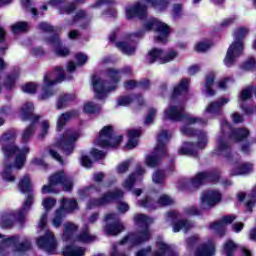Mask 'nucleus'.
I'll return each mask as SVG.
<instances>
[{"mask_svg": "<svg viewBox=\"0 0 256 256\" xmlns=\"http://www.w3.org/2000/svg\"><path fill=\"white\" fill-rule=\"evenodd\" d=\"M157 114V111L153 108H151L146 116V119L144 121L145 125H151L153 123V119H155V115Z\"/></svg>", "mask_w": 256, "mask_h": 256, "instance_id": "obj_57", "label": "nucleus"}, {"mask_svg": "<svg viewBox=\"0 0 256 256\" xmlns=\"http://www.w3.org/2000/svg\"><path fill=\"white\" fill-rule=\"evenodd\" d=\"M79 139V133L68 130L57 144L49 150V155L60 165H63V157L59 154V149H63L66 155H71L75 149V141Z\"/></svg>", "mask_w": 256, "mask_h": 256, "instance_id": "obj_6", "label": "nucleus"}, {"mask_svg": "<svg viewBox=\"0 0 256 256\" xmlns=\"http://www.w3.org/2000/svg\"><path fill=\"white\" fill-rule=\"evenodd\" d=\"M183 111V106H170L164 112V119H169L170 121H181V119L185 117Z\"/></svg>", "mask_w": 256, "mask_h": 256, "instance_id": "obj_27", "label": "nucleus"}, {"mask_svg": "<svg viewBox=\"0 0 256 256\" xmlns=\"http://www.w3.org/2000/svg\"><path fill=\"white\" fill-rule=\"evenodd\" d=\"M174 200L168 195H162L158 199V202H154L151 197H146L144 200L139 202L140 207H146L147 209H157V205L167 207V205H173Z\"/></svg>", "mask_w": 256, "mask_h": 256, "instance_id": "obj_24", "label": "nucleus"}, {"mask_svg": "<svg viewBox=\"0 0 256 256\" xmlns=\"http://www.w3.org/2000/svg\"><path fill=\"white\" fill-rule=\"evenodd\" d=\"M243 51H245V42L234 40L230 44L224 58L226 67H232V65H235V60L243 55Z\"/></svg>", "mask_w": 256, "mask_h": 256, "instance_id": "obj_18", "label": "nucleus"}, {"mask_svg": "<svg viewBox=\"0 0 256 256\" xmlns=\"http://www.w3.org/2000/svg\"><path fill=\"white\" fill-rule=\"evenodd\" d=\"M78 116H79V112H77L76 110H71L66 113H63L61 116L58 117V120H57L58 131H61V129L65 127V124L67 122L71 121V119H75V117H78Z\"/></svg>", "mask_w": 256, "mask_h": 256, "instance_id": "obj_32", "label": "nucleus"}, {"mask_svg": "<svg viewBox=\"0 0 256 256\" xmlns=\"http://www.w3.org/2000/svg\"><path fill=\"white\" fill-rule=\"evenodd\" d=\"M12 33L17 35V33H25L29 29V23L27 22H17L11 27Z\"/></svg>", "mask_w": 256, "mask_h": 256, "instance_id": "obj_44", "label": "nucleus"}, {"mask_svg": "<svg viewBox=\"0 0 256 256\" xmlns=\"http://www.w3.org/2000/svg\"><path fill=\"white\" fill-rule=\"evenodd\" d=\"M65 79V70L61 67H56L54 72L46 73L43 79V87L42 92L40 94V99L45 101L49 99V97H53L55 95V90L53 86L56 83H61Z\"/></svg>", "mask_w": 256, "mask_h": 256, "instance_id": "obj_10", "label": "nucleus"}, {"mask_svg": "<svg viewBox=\"0 0 256 256\" xmlns=\"http://www.w3.org/2000/svg\"><path fill=\"white\" fill-rule=\"evenodd\" d=\"M186 243H187V249L189 251H191L193 249V247H195V245H197V243H199V236L194 235V236L187 238Z\"/></svg>", "mask_w": 256, "mask_h": 256, "instance_id": "obj_53", "label": "nucleus"}, {"mask_svg": "<svg viewBox=\"0 0 256 256\" xmlns=\"http://www.w3.org/2000/svg\"><path fill=\"white\" fill-rule=\"evenodd\" d=\"M147 5H152L157 11H163L169 5V0H141V2L126 9L127 19H133L134 17L143 19V17H146Z\"/></svg>", "mask_w": 256, "mask_h": 256, "instance_id": "obj_8", "label": "nucleus"}, {"mask_svg": "<svg viewBox=\"0 0 256 256\" xmlns=\"http://www.w3.org/2000/svg\"><path fill=\"white\" fill-rule=\"evenodd\" d=\"M107 77H109L111 83H113L112 86L106 87L105 82L101 78H92V85L96 93L97 99H105L109 91H113L116 89L117 83H119V81L121 80V72L116 69L109 68L107 70Z\"/></svg>", "mask_w": 256, "mask_h": 256, "instance_id": "obj_7", "label": "nucleus"}, {"mask_svg": "<svg viewBox=\"0 0 256 256\" xmlns=\"http://www.w3.org/2000/svg\"><path fill=\"white\" fill-rule=\"evenodd\" d=\"M7 49V43H5V29L0 27V51Z\"/></svg>", "mask_w": 256, "mask_h": 256, "instance_id": "obj_59", "label": "nucleus"}, {"mask_svg": "<svg viewBox=\"0 0 256 256\" xmlns=\"http://www.w3.org/2000/svg\"><path fill=\"white\" fill-rule=\"evenodd\" d=\"M37 245L40 249H43L47 253H55V249H57V240H55V234L49 230H46L45 235L38 238Z\"/></svg>", "mask_w": 256, "mask_h": 256, "instance_id": "obj_22", "label": "nucleus"}, {"mask_svg": "<svg viewBox=\"0 0 256 256\" xmlns=\"http://www.w3.org/2000/svg\"><path fill=\"white\" fill-rule=\"evenodd\" d=\"M48 131H49V121L44 120L42 122L41 133L39 134V139H43L45 137V135H47Z\"/></svg>", "mask_w": 256, "mask_h": 256, "instance_id": "obj_58", "label": "nucleus"}, {"mask_svg": "<svg viewBox=\"0 0 256 256\" xmlns=\"http://www.w3.org/2000/svg\"><path fill=\"white\" fill-rule=\"evenodd\" d=\"M47 43L51 45L53 53L58 57H67L70 53L69 48L61 46V41L57 35L47 39Z\"/></svg>", "mask_w": 256, "mask_h": 256, "instance_id": "obj_26", "label": "nucleus"}, {"mask_svg": "<svg viewBox=\"0 0 256 256\" xmlns=\"http://www.w3.org/2000/svg\"><path fill=\"white\" fill-rule=\"evenodd\" d=\"M205 181H219V174L217 172H200L191 180H182V189L195 191V189H199Z\"/></svg>", "mask_w": 256, "mask_h": 256, "instance_id": "obj_14", "label": "nucleus"}, {"mask_svg": "<svg viewBox=\"0 0 256 256\" xmlns=\"http://www.w3.org/2000/svg\"><path fill=\"white\" fill-rule=\"evenodd\" d=\"M172 17L174 19H180L183 17V5L182 4H174L172 9Z\"/></svg>", "mask_w": 256, "mask_h": 256, "instance_id": "obj_47", "label": "nucleus"}, {"mask_svg": "<svg viewBox=\"0 0 256 256\" xmlns=\"http://www.w3.org/2000/svg\"><path fill=\"white\" fill-rule=\"evenodd\" d=\"M251 171H253V165L243 163L232 169L231 175L232 177L237 175H248V173H251Z\"/></svg>", "mask_w": 256, "mask_h": 256, "instance_id": "obj_37", "label": "nucleus"}, {"mask_svg": "<svg viewBox=\"0 0 256 256\" xmlns=\"http://www.w3.org/2000/svg\"><path fill=\"white\" fill-rule=\"evenodd\" d=\"M141 175H145V169L138 165L136 167V173L130 175L123 183L124 189H127V191H131L135 181H137V178L141 177Z\"/></svg>", "mask_w": 256, "mask_h": 256, "instance_id": "obj_31", "label": "nucleus"}, {"mask_svg": "<svg viewBox=\"0 0 256 256\" xmlns=\"http://www.w3.org/2000/svg\"><path fill=\"white\" fill-rule=\"evenodd\" d=\"M255 203H256V187L250 194V199L247 201V204H246L249 211H251V207H253V205H255Z\"/></svg>", "mask_w": 256, "mask_h": 256, "instance_id": "obj_61", "label": "nucleus"}, {"mask_svg": "<svg viewBox=\"0 0 256 256\" xmlns=\"http://www.w3.org/2000/svg\"><path fill=\"white\" fill-rule=\"evenodd\" d=\"M116 47L124 53V55H133L135 53V45L128 42H117Z\"/></svg>", "mask_w": 256, "mask_h": 256, "instance_id": "obj_38", "label": "nucleus"}, {"mask_svg": "<svg viewBox=\"0 0 256 256\" xmlns=\"http://www.w3.org/2000/svg\"><path fill=\"white\" fill-rule=\"evenodd\" d=\"M106 226L104 228L107 235L116 236L122 231H125V226L119 221V216L115 213H110L105 216Z\"/></svg>", "mask_w": 256, "mask_h": 256, "instance_id": "obj_20", "label": "nucleus"}, {"mask_svg": "<svg viewBox=\"0 0 256 256\" xmlns=\"http://www.w3.org/2000/svg\"><path fill=\"white\" fill-rule=\"evenodd\" d=\"M158 251L154 252L153 256H179L175 248L163 241H158L156 243Z\"/></svg>", "mask_w": 256, "mask_h": 256, "instance_id": "obj_28", "label": "nucleus"}, {"mask_svg": "<svg viewBox=\"0 0 256 256\" xmlns=\"http://www.w3.org/2000/svg\"><path fill=\"white\" fill-rule=\"evenodd\" d=\"M134 222L139 227V232L136 234H129L120 241V245L129 243L132 247L146 243L151 239V229L149 225L153 223V218L148 217L145 214H137L134 216Z\"/></svg>", "mask_w": 256, "mask_h": 256, "instance_id": "obj_4", "label": "nucleus"}, {"mask_svg": "<svg viewBox=\"0 0 256 256\" xmlns=\"http://www.w3.org/2000/svg\"><path fill=\"white\" fill-rule=\"evenodd\" d=\"M234 219H235V216L233 215L224 216L221 218L220 221L210 224L209 229H211V231H214V233H218L220 237H223V235H225V227H227V225H230V223Z\"/></svg>", "mask_w": 256, "mask_h": 256, "instance_id": "obj_25", "label": "nucleus"}, {"mask_svg": "<svg viewBox=\"0 0 256 256\" xmlns=\"http://www.w3.org/2000/svg\"><path fill=\"white\" fill-rule=\"evenodd\" d=\"M249 35V28L240 27L237 28L233 33L234 41H243L245 43V37Z\"/></svg>", "mask_w": 256, "mask_h": 256, "instance_id": "obj_39", "label": "nucleus"}, {"mask_svg": "<svg viewBox=\"0 0 256 256\" xmlns=\"http://www.w3.org/2000/svg\"><path fill=\"white\" fill-rule=\"evenodd\" d=\"M213 83H215V74L210 73L206 76L205 84V89L208 97H213V95H215V91L211 90V87H213Z\"/></svg>", "mask_w": 256, "mask_h": 256, "instance_id": "obj_40", "label": "nucleus"}, {"mask_svg": "<svg viewBox=\"0 0 256 256\" xmlns=\"http://www.w3.org/2000/svg\"><path fill=\"white\" fill-rule=\"evenodd\" d=\"M210 48H211V43L200 42L195 46V51H197V53H205V51H208V49Z\"/></svg>", "mask_w": 256, "mask_h": 256, "instance_id": "obj_51", "label": "nucleus"}, {"mask_svg": "<svg viewBox=\"0 0 256 256\" xmlns=\"http://www.w3.org/2000/svg\"><path fill=\"white\" fill-rule=\"evenodd\" d=\"M77 9V5H75V3H68L64 6H61L60 8V13L64 14L66 13L67 15H71V13H73V11H75Z\"/></svg>", "mask_w": 256, "mask_h": 256, "instance_id": "obj_48", "label": "nucleus"}, {"mask_svg": "<svg viewBox=\"0 0 256 256\" xmlns=\"http://www.w3.org/2000/svg\"><path fill=\"white\" fill-rule=\"evenodd\" d=\"M141 137V130H129L128 131V143L126 144L127 149H135L139 145V139Z\"/></svg>", "mask_w": 256, "mask_h": 256, "instance_id": "obj_34", "label": "nucleus"}, {"mask_svg": "<svg viewBox=\"0 0 256 256\" xmlns=\"http://www.w3.org/2000/svg\"><path fill=\"white\" fill-rule=\"evenodd\" d=\"M187 89H189V80L182 79L181 82L174 87V95H183V93H187Z\"/></svg>", "mask_w": 256, "mask_h": 256, "instance_id": "obj_42", "label": "nucleus"}, {"mask_svg": "<svg viewBox=\"0 0 256 256\" xmlns=\"http://www.w3.org/2000/svg\"><path fill=\"white\" fill-rule=\"evenodd\" d=\"M35 107L30 102L25 103L20 110V116L22 121H29L35 117L33 115Z\"/></svg>", "mask_w": 256, "mask_h": 256, "instance_id": "obj_35", "label": "nucleus"}, {"mask_svg": "<svg viewBox=\"0 0 256 256\" xmlns=\"http://www.w3.org/2000/svg\"><path fill=\"white\" fill-rule=\"evenodd\" d=\"M77 209V201L69 198L62 199L61 207L56 210L54 219L52 220V225L56 228L61 227L63 223V218L67 216L71 211Z\"/></svg>", "mask_w": 256, "mask_h": 256, "instance_id": "obj_17", "label": "nucleus"}, {"mask_svg": "<svg viewBox=\"0 0 256 256\" xmlns=\"http://www.w3.org/2000/svg\"><path fill=\"white\" fill-rule=\"evenodd\" d=\"M17 75L16 76H8L5 81V86L7 89H13L15 87V82L17 81Z\"/></svg>", "mask_w": 256, "mask_h": 256, "instance_id": "obj_60", "label": "nucleus"}, {"mask_svg": "<svg viewBox=\"0 0 256 256\" xmlns=\"http://www.w3.org/2000/svg\"><path fill=\"white\" fill-rule=\"evenodd\" d=\"M34 133H35V126L33 124L26 127L21 134L22 143H29Z\"/></svg>", "mask_w": 256, "mask_h": 256, "instance_id": "obj_41", "label": "nucleus"}, {"mask_svg": "<svg viewBox=\"0 0 256 256\" xmlns=\"http://www.w3.org/2000/svg\"><path fill=\"white\" fill-rule=\"evenodd\" d=\"M255 67H256V62H255L254 58H249L242 65V69H244V71H251V70L255 69Z\"/></svg>", "mask_w": 256, "mask_h": 256, "instance_id": "obj_54", "label": "nucleus"}, {"mask_svg": "<svg viewBox=\"0 0 256 256\" xmlns=\"http://www.w3.org/2000/svg\"><path fill=\"white\" fill-rule=\"evenodd\" d=\"M38 27L40 31H43L44 33H52V31H55L53 26L47 22H41Z\"/></svg>", "mask_w": 256, "mask_h": 256, "instance_id": "obj_56", "label": "nucleus"}, {"mask_svg": "<svg viewBox=\"0 0 256 256\" xmlns=\"http://www.w3.org/2000/svg\"><path fill=\"white\" fill-rule=\"evenodd\" d=\"M171 134L167 130H162L158 134L157 145L154 148L153 154L146 156L145 163L148 167H157L163 157L167 156V141H169Z\"/></svg>", "mask_w": 256, "mask_h": 256, "instance_id": "obj_9", "label": "nucleus"}, {"mask_svg": "<svg viewBox=\"0 0 256 256\" xmlns=\"http://www.w3.org/2000/svg\"><path fill=\"white\" fill-rule=\"evenodd\" d=\"M179 54L175 50H170L163 56V50L154 48L148 54L149 63L159 61L160 63H171Z\"/></svg>", "mask_w": 256, "mask_h": 256, "instance_id": "obj_21", "label": "nucleus"}, {"mask_svg": "<svg viewBox=\"0 0 256 256\" xmlns=\"http://www.w3.org/2000/svg\"><path fill=\"white\" fill-rule=\"evenodd\" d=\"M0 239L3 241L2 247H11L13 253L16 255H21V253H25V251L31 249V241L26 237L15 235L10 238H3L0 234Z\"/></svg>", "mask_w": 256, "mask_h": 256, "instance_id": "obj_13", "label": "nucleus"}, {"mask_svg": "<svg viewBox=\"0 0 256 256\" xmlns=\"http://www.w3.org/2000/svg\"><path fill=\"white\" fill-rule=\"evenodd\" d=\"M16 139L17 131L15 130H8L0 136L1 151L5 158L4 170L1 172V177L8 183H13L15 181V176L11 173L13 165L9 164V159L15 157L14 168L23 169L25 162L27 161V155H29L30 151L28 146L19 148V146L11 144Z\"/></svg>", "mask_w": 256, "mask_h": 256, "instance_id": "obj_1", "label": "nucleus"}, {"mask_svg": "<svg viewBox=\"0 0 256 256\" xmlns=\"http://www.w3.org/2000/svg\"><path fill=\"white\" fill-rule=\"evenodd\" d=\"M117 209L119 213H127V211H129V204H127V202L121 201L118 203Z\"/></svg>", "mask_w": 256, "mask_h": 256, "instance_id": "obj_64", "label": "nucleus"}, {"mask_svg": "<svg viewBox=\"0 0 256 256\" xmlns=\"http://www.w3.org/2000/svg\"><path fill=\"white\" fill-rule=\"evenodd\" d=\"M165 180V174L162 171H157L152 176L153 183L161 185Z\"/></svg>", "mask_w": 256, "mask_h": 256, "instance_id": "obj_52", "label": "nucleus"}, {"mask_svg": "<svg viewBox=\"0 0 256 256\" xmlns=\"http://www.w3.org/2000/svg\"><path fill=\"white\" fill-rule=\"evenodd\" d=\"M63 227V241H80L81 243H93V241L97 239L95 236L89 234V230H84L78 236H75V233L79 231V226H77L75 223L65 222Z\"/></svg>", "mask_w": 256, "mask_h": 256, "instance_id": "obj_12", "label": "nucleus"}, {"mask_svg": "<svg viewBox=\"0 0 256 256\" xmlns=\"http://www.w3.org/2000/svg\"><path fill=\"white\" fill-rule=\"evenodd\" d=\"M146 31H156L157 35L155 37V41L158 43H166L167 37H169V33H171V28L169 26L157 19H153L148 21L145 24Z\"/></svg>", "mask_w": 256, "mask_h": 256, "instance_id": "obj_16", "label": "nucleus"}, {"mask_svg": "<svg viewBox=\"0 0 256 256\" xmlns=\"http://www.w3.org/2000/svg\"><path fill=\"white\" fill-rule=\"evenodd\" d=\"M18 188L21 193H28V195L22 205V210L18 212H5L2 215L0 219V225L3 229L11 227L14 220L18 221L20 225H24L25 221H27V210L31 209V205H33V199L35 198V196L33 195V193H31V191H33V185H31V177H29V175H25L19 181Z\"/></svg>", "mask_w": 256, "mask_h": 256, "instance_id": "obj_2", "label": "nucleus"}, {"mask_svg": "<svg viewBox=\"0 0 256 256\" xmlns=\"http://www.w3.org/2000/svg\"><path fill=\"white\" fill-rule=\"evenodd\" d=\"M22 91L24 93H30V94H33L37 91V84L35 83H28L24 86H22Z\"/></svg>", "mask_w": 256, "mask_h": 256, "instance_id": "obj_55", "label": "nucleus"}, {"mask_svg": "<svg viewBox=\"0 0 256 256\" xmlns=\"http://www.w3.org/2000/svg\"><path fill=\"white\" fill-rule=\"evenodd\" d=\"M59 187H63L64 191L73 189V180L67 176L65 172L60 171L49 178V184L42 187V193H59Z\"/></svg>", "mask_w": 256, "mask_h": 256, "instance_id": "obj_11", "label": "nucleus"}, {"mask_svg": "<svg viewBox=\"0 0 256 256\" xmlns=\"http://www.w3.org/2000/svg\"><path fill=\"white\" fill-rule=\"evenodd\" d=\"M195 256H213L215 255V244L213 241H209L207 244L199 246L195 252Z\"/></svg>", "mask_w": 256, "mask_h": 256, "instance_id": "obj_30", "label": "nucleus"}, {"mask_svg": "<svg viewBox=\"0 0 256 256\" xmlns=\"http://www.w3.org/2000/svg\"><path fill=\"white\" fill-rule=\"evenodd\" d=\"M235 249H237V245L233 243V241L229 240L224 244V251L227 256H232Z\"/></svg>", "mask_w": 256, "mask_h": 256, "instance_id": "obj_46", "label": "nucleus"}, {"mask_svg": "<svg viewBox=\"0 0 256 256\" xmlns=\"http://www.w3.org/2000/svg\"><path fill=\"white\" fill-rule=\"evenodd\" d=\"M74 100H75V95L73 94L63 95L59 98L56 105V109H63V107H67V103H69V101H74Z\"/></svg>", "mask_w": 256, "mask_h": 256, "instance_id": "obj_43", "label": "nucleus"}, {"mask_svg": "<svg viewBox=\"0 0 256 256\" xmlns=\"http://www.w3.org/2000/svg\"><path fill=\"white\" fill-rule=\"evenodd\" d=\"M55 205H57V200H55L54 198H45L42 201V206L46 211H51V208Z\"/></svg>", "mask_w": 256, "mask_h": 256, "instance_id": "obj_50", "label": "nucleus"}, {"mask_svg": "<svg viewBox=\"0 0 256 256\" xmlns=\"http://www.w3.org/2000/svg\"><path fill=\"white\" fill-rule=\"evenodd\" d=\"M228 131L231 132V138L234 141H243V139H247L249 137V131L247 128H238V129H231V126L227 121L222 122V133L218 140V146L214 150L215 155H223V157H229V153L231 151V145L227 141V136L225 135Z\"/></svg>", "mask_w": 256, "mask_h": 256, "instance_id": "obj_5", "label": "nucleus"}, {"mask_svg": "<svg viewBox=\"0 0 256 256\" xmlns=\"http://www.w3.org/2000/svg\"><path fill=\"white\" fill-rule=\"evenodd\" d=\"M64 256H85V248L75 246V245H68L63 249Z\"/></svg>", "mask_w": 256, "mask_h": 256, "instance_id": "obj_36", "label": "nucleus"}, {"mask_svg": "<svg viewBox=\"0 0 256 256\" xmlns=\"http://www.w3.org/2000/svg\"><path fill=\"white\" fill-rule=\"evenodd\" d=\"M22 5L25 7L27 11H30L32 15H37V9L31 7V1L30 0H22Z\"/></svg>", "mask_w": 256, "mask_h": 256, "instance_id": "obj_62", "label": "nucleus"}, {"mask_svg": "<svg viewBox=\"0 0 256 256\" xmlns=\"http://www.w3.org/2000/svg\"><path fill=\"white\" fill-rule=\"evenodd\" d=\"M123 197L122 190H115L113 192L106 193L101 198H92L88 201L86 207L87 209H95V207H103V205H107L111 203V201H115V199H121Z\"/></svg>", "mask_w": 256, "mask_h": 256, "instance_id": "obj_19", "label": "nucleus"}, {"mask_svg": "<svg viewBox=\"0 0 256 256\" xmlns=\"http://www.w3.org/2000/svg\"><path fill=\"white\" fill-rule=\"evenodd\" d=\"M101 107L93 104V102H88L84 105V113H98Z\"/></svg>", "mask_w": 256, "mask_h": 256, "instance_id": "obj_49", "label": "nucleus"}, {"mask_svg": "<svg viewBox=\"0 0 256 256\" xmlns=\"http://www.w3.org/2000/svg\"><path fill=\"white\" fill-rule=\"evenodd\" d=\"M227 103H229V98H220L217 101L208 104L205 111L212 115H219V113H221V109H223V106L227 105Z\"/></svg>", "mask_w": 256, "mask_h": 256, "instance_id": "obj_29", "label": "nucleus"}, {"mask_svg": "<svg viewBox=\"0 0 256 256\" xmlns=\"http://www.w3.org/2000/svg\"><path fill=\"white\" fill-rule=\"evenodd\" d=\"M217 203H221V192L218 190H207L202 193V209H211V207H215Z\"/></svg>", "mask_w": 256, "mask_h": 256, "instance_id": "obj_23", "label": "nucleus"}, {"mask_svg": "<svg viewBox=\"0 0 256 256\" xmlns=\"http://www.w3.org/2000/svg\"><path fill=\"white\" fill-rule=\"evenodd\" d=\"M185 215H201V210L195 206L188 207L184 210Z\"/></svg>", "mask_w": 256, "mask_h": 256, "instance_id": "obj_63", "label": "nucleus"}, {"mask_svg": "<svg viewBox=\"0 0 256 256\" xmlns=\"http://www.w3.org/2000/svg\"><path fill=\"white\" fill-rule=\"evenodd\" d=\"M121 141H123V136H115L113 127L105 126L100 131L99 138L96 140V145H99V147H119Z\"/></svg>", "mask_w": 256, "mask_h": 256, "instance_id": "obj_15", "label": "nucleus"}, {"mask_svg": "<svg viewBox=\"0 0 256 256\" xmlns=\"http://www.w3.org/2000/svg\"><path fill=\"white\" fill-rule=\"evenodd\" d=\"M185 121L187 126L181 128V133L183 135H187L188 137H193L194 135H197L198 141L197 143L184 142L182 147L179 149V153L180 155L199 157V151H203V149L207 147V133L201 131L196 132L189 125H195V123H199L200 125H207V120L202 118L186 117Z\"/></svg>", "mask_w": 256, "mask_h": 256, "instance_id": "obj_3", "label": "nucleus"}, {"mask_svg": "<svg viewBox=\"0 0 256 256\" xmlns=\"http://www.w3.org/2000/svg\"><path fill=\"white\" fill-rule=\"evenodd\" d=\"M193 227V222L186 219H182L173 224V231L174 233H179V231L187 233V231H190V229H193Z\"/></svg>", "mask_w": 256, "mask_h": 256, "instance_id": "obj_33", "label": "nucleus"}, {"mask_svg": "<svg viewBox=\"0 0 256 256\" xmlns=\"http://www.w3.org/2000/svg\"><path fill=\"white\" fill-rule=\"evenodd\" d=\"M253 97V88L247 87L242 90L240 96H239V102L241 101H247Z\"/></svg>", "mask_w": 256, "mask_h": 256, "instance_id": "obj_45", "label": "nucleus"}]
</instances>
